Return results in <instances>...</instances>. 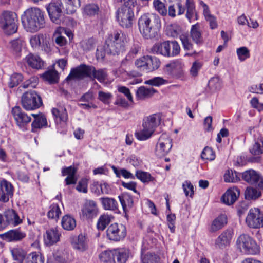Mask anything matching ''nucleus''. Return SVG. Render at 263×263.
<instances>
[{"instance_id":"obj_1","label":"nucleus","mask_w":263,"mask_h":263,"mask_svg":"<svg viewBox=\"0 0 263 263\" xmlns=\"http://www.w3.org/2000/svg\"><path fill=\"white\" fill-rule=\"evenodd\" d=\"M21 21L27 32H37L45 27V12L37 7L29 8L24 12Z\"/></svg>"},{"instance_id":"obj_2","label":"nucleus","mask_w":263,"mask_h":263,"mask_svg":"<svg viewBox=\"0 0 263 263\" xmlns=\"http://www.w3.org/2000/svg\"><path fill=\"white\" fill-rule=\"evenodd\" d=\"M85 77L96 79L100 83H103L107 79L108 74L106 69L97 70L92 66L82 64L72 69L66 80L69 81L74 79H82Z\"/></svg>"},{"instance_id":"obj_3","label":"nucleus","mask_w":263,"mask_h":263,"mask_svg":"<svg viewBox=\"0 0 263 263\" xmlns=\"http://www.w3.org/2000/svg\"><path fill=\"white\" fill-rule=\"evenodd\" d=\"M160 26V17L156 14H143L138 20L139 31L146 39L154 37Z\"/></svg>"},{"instance_id":"obj_4","label":"nucleus","mask_w":263,"mask_h":263,"mask_svg":"<svg viewBox=\"0 0 263 263\" xmlns=\"http://www.w3.org/2000/svg\"><path fill=\"white\" fill-rule=\"evenodd\" d=\"M127 35L121 31H116L106 40V52L113 55L119 54L125 50Z\"/></svg>"},{"instance_id":"obj_5","label":"nucleus","mask_w":263,"mask_h":263,"mask_svg":"<svg viewBox=\"0 0 263 263\" xmlns=\"http://www.w3.org/2000/svg\"><path fill=\"white\" fill-rule=\"evenodd\" d=\"M160 121L161 116L158 114H154L145 117L143 120V128L140 131L135 132V137L140 141L148 139L152 136Z\"/></svg>"},{"instance_id":"obj_6","label":"nucleus","mask_w":263,"mask_h":263,"mask_svg":"<svg viewBox=\"0 0 263 263\" xmlns=\"http://www.w3.org/2000/svg\"><path fill=\"white\" fill-rule=\"evenodd\" d=\"M130 256L129 249L122 248L104 251L99 255V258L105 263H125Z\"/></svg>"},{"instance_id":"obj_7","label":"nucleus","mask_w":263,"mask_h":263,"mask_svg":"<svg viewBox=\"0 0 263 263\" xmlns=\"http://www.w3.org/2000/svg\"><path fill=\"white\" fill-rule=\"evenodd\" d=\"M151 51L153 53L166 57H173L179 54L180 47L176 41H167L155 44L151 48Z\"/></svg>"},{"instance_id":"obj_8","label":"nucleus","mask_w":263,"mask_h":263,"mask_svg":"<svg viewBox=\"0 0 263 263\" xmlns=\"http://www.w3.org/2000/svg\"><path fill=\"white\" fill-rule=\"evenodd\" d=\"M236 246L242 253L245 254L254 255L259 252V247L248 235H240L237 239Z\"/></svg>"},{"instance_id":"obj_9","label":"nucleus","mask_w":263,"mask_h":263,"mask_svg":"<svg viewBox=\"0 0 263 263\" xmlns=\"http://www.w3.org/2000/svg\"><path fill=\"white\" fill-rule=\"evenodd\" d=\"M17 16L13 12L5 11L1 17V25L5 32L8 34L15 33L17 30Z\"/></svg>"},{"instance_id":"obj_10","label":"nucleus","mask_w":263,"mask_h":263,"mask_svg":"<svg viewBox=\"0 0 263 263\" xmlns=\"http://www.w3.org/2000/svg\"><path fill=\"white\" fill-rule=\"evenodd\" d=\"M23 107L26 110H33L39 108L43 104L41 97L35 91L25 92L21 99Z\"/></svg>"},{"instance_id":"obj_11","label":"nucleus","mask_w":263,"mask_h":263,"mask_svg":"<svg viewBox=\"0 0 263 263\" xmlns=\"http://www.w3.org/2000/svg\"><path fill=\"white\" fill-rule=\"evenodd\" d=\"M106 234L107 239L109 240L114 242L120 241L126 236V228L122 224L114 223L108 226Z\"/></svg>"},{"instance_id":"obj_12","label":"nucleus","mask_w":263,"mask_h":263,"mask_svg":"<svg viewBox=\"0 0 263 263\" xmlns=\"http://www.w3.org/2000/svg\"><path fill=\"white\" fill-rule=\"evenodd\" d=\"M246 223L251 228L258 229L263 227L262 213L258 208H251L246 218Z\"/></svg>"},{"instance_id":"obj_13","label":"nucleus","mask_w":263,"mask_h":263,"mask_svg":"<svg viewBox=\"0 0 263 263\" xmlns=\"http://www.w3.org/2000/svg\"><path fill=\"white\" fill-rule=\"evenodd\" d=\"M134 7L121 6L117 12V18L120 25L125 28H129L132 25L134 17Z\"/></svg>"},{"instance_id":"obj_14","label":"nucleus","mask_w":263,"mask_h":263,"mask_svg":"<svg viewBox=\"0 0 263 263\" xmlns=\"http://www.w3.org/2000/svg\"><path fill=\"white\" fill-rule=\"evenodd\" d=\"M172 147V139L165 133L162 134L159 138L155 148V155L158 158L166 156Z\"/></svg>"},{"instance_id":"obj_15","label":"nucleus","mask_w":263,"mask_h":263,"mask_svg":"<svg viewBox=\"0 0 263 263\" xmlns=\"http://www.w3.org/2000/svg\"><path fill=\"white\" fill-rule=\"evenodd\" d=\"M62 8V4L60 2H51L46 8L50 20L55 24H60L63 22Z\"/></svg>"},{"instance_id":"obj_16","label":"nucleus","mask_w":263,"mask_h":263,"mask_svg":"<svg viewBox=\"0 0 263 263\" xmlns=\"http://www.w3.org/2000/svg\"><path fill=\"white\" fill-rule=\"evenodd\" d=\"M12 114L17 125L22 130H25L27 125L31 121V116L24 112L19 106L13 108Z\"/></svg>"},{"instance_id":"obj_17","label":"nucleus","mask_w":263,"mask_h":263,"mask_svg":"<svg viewBox=\"0 0 263 263\" xmlns=\"http://www.w3.org/2000/svg\"><path fill=\"white\" fill-rule=\"evenodd\" d=\"M240 176L248 183L257 185L263 189V178L256 171L252 169L248 170L241 173Z\"/></svg>"},{"instance_id":"obj_18","label":"nucleus","mask_w":263,"mask_h":263,"mask_svg":"<svg viewBox=\"0 0 263 263\" xmlns=\"http://www.w3.org/2000/svg\"><path fill=\"white\" fill-rule=\"evenodd\" d=\"M30 43L34 49H41L46 52H49L50 51L48 43L43 34L32 36L30 39Z\"/></svg>"},{"instance_id":"obj_19","label":"nucleus","mask_w":263,"mask_h":263,"mask_svg":"<svg viewBox=\"0 0 263 263\" xmlns=\"http://www.w3.org/2000/svg\"><path fill=\"white\" fill-rule=\"evenodd\" d=\"M233 235V232L232 230L227 229L223 231L215 240V246L216 248L223 249L229 246Z\"/></svg>"},{"instance_id":"obj_20","label":"nucleus","mask_w":263,"mask_h":263,"mask_svg":"<svg viewBox=\"0 0 263 263\" xmlns=\"http://www.w3.org/2000/svg\"><path fill=\"white\" fill-rule=\"evenodd\" d=\"M81 211L83 216L86 219H92L96 217L98 212L96 202L93 200H87Z\"/></svg>"},{"instance_id":"obj_21","label":"nucleus","mask_w":263,"mask_h":263,"mask_svg":"<svg viewBox=\"0 0 263 263\" xmlns=\"http://www.w3.org/2000/svg\"><path fill=\"white\" fill-rule=\"evenodd\" d=\"M13 195V187L12 184L4 180L1 182L0 201L7 202Z\"/></svg>"},{"instance_id":"obj_22","label":"nucleus","mask_w":263,"mask_h":263,"mask_svg":"<svg viewBox=\"0 0 263 263\" xmlns=\"http://www.w3.org/2000/svg\"><path fill=\"white\" fill-rule=\"evenodd\" d=\"M25 237V233L19 229L11 230L5 233L0 234V237L2 239L8 242L19 241Z\"/></svg>"},{"instance_id":"obj_23","label":"nucleus","mask_w":263,"mask_h":263,"mask_svg":"<svg viewBox=\"0 0 263 263\" xmlns=\"http://www.w3.org/2000/svg\"><path fill=\"white\" fill-rule=\"evenodd\" d=\"M61 233L57 228H51L46 230L44 235L45 243L47 246H52L60 241Z\"/></svg>"},{"instance_id":"obj_24","label":"nucleus","mask_w":263,"mask_h":263,"mask_svg":"<svg viewBox=\"0 0 263 263\" xmlns=\"http://www.w3.org/2000/svg\"><path fill=\"white\" fill-rule=\"evenodd\" d=\"M4 215L6 219V220H4L5 228L9 224L16 226L22 222V220L20 218L18 214L13 209L6 210L4 212Z\"/></svg>"},{"instance_id":"obj_25","label":"nucleus","mask_w":263,"mask_h":263,"mask_svg":"<svg viewBox=\"0 0 263 263\" xmlns=\"http://www.w3.org/2000/svg\"><path fill=\"white\" fill-rule=\"evenodd\" d=\"M70 241L73 248L77 250L83 252L88 248L86 237L82 234H79L77 237H71Z\"/></svg>"},{"instance_id":"obj_26","label":"nucleus","mask_w":263,"mask_h":263,"mask_svg":"<svg viewBox=\"0 0 263 263\" xmlns=\"http://www.w3.org/2000/svg\"><path fill=\"white\" fill-rule=\"evenodd\" d=\"M239 194L240 191L237 187L230 188L222 196V201L228 205L233 204L237 199Z\"/></svg>"},{"instance_id":"obj_27","label":"nucleus","mask_w":263,"mask_h":263,"mask_svg":"<svg viewBox=\"0 0 263 263\" xmlns=\"http://www.w3.org/2000/svg\"><path fill=\"white\" fill-rule=\"evenodd\" d=\"M184 64L182 61L176 60L166 65L167 70L174 76H179L183 73Z\"/></svg>"},{"instance_id":"obj_28","label":"nucleus","mask_w":263,"mask_h":263,"mask_svg":"<svg viewBox=\"0 0 263 263\" xmlns=\"http://www.w3.org/2000/svg\"><path fill=\"white\" fill-rule=\"evenodd\" d=\"M25 62L32 68L39 69L42 68L44 62L40 57L30 53L24 59Z\"/></svg>"},{"instance_id":"obj_29","label":"nucleus","mask_w":263,"mask_h":263,"mask_svg":"<svg viewBox=\"0 0 263 263\" xmlns=\"http://www.w3.org/2000/svg\"><path fill=\"white\" fill-rule=\"evenodd\" d=\"M124 212L126 214L133 206V197L128 194L123 193L118 196Z\"/></svg>"},{"instance_id":"obj_30","label":"nucleus","mask_w":263,"mask_h":263,"mask_svg":"<svg viewBox=\"0 0 263 263\" xmlns=\"http://www.w3.org/2000/svg\"><path fill=\"white\" fill-rule=\"evenodd\" d=\"M31 115L34 117V119L31 124L32 132H36L37 129L47 126V119L44 115L38 116L33 114H31Z\"/></svg>"},{"instance_id":"obj_31","label":"nucleus","mask_w":263,"mask_h":263,"mask_svg":"<svg viewBox=\"0 0 263 263\" xmlns=\"http://www.w3.org/2000/svg\"><path fill=\"white\" fill-rule=\"evenodd\" d=\"M190 36L192 41L197 45H200L203 43V37L199 24L197 23L192 26L190 30Z\"/></svg>"},{"instance_id":"obj_32","label":"nucleus","mask_w":263,"mask_h":263,"mask_svg":"<svg viewBox=\"0 0 263 263\" xmlns=\"http://www.w3.org/2000/svg\"><path fill=\"white\" fill-rule=\"evenodd\" d=\"M227 223V217L224 214H221L212 222L210 228L211 232H215L223 227Z\"/></svg>"},{"instance_id":"obj_33","label":"nucleus","mask_w":263,"mask_h":263,"mask_svg":"<svg viewBox=\"0 0 263 263\" xmlns=\"http://www.w3.org/2000/svg\"><path fill=\"white\" fill-rule=\"evenodd\" d=\"M63 176L67 175L65 178L66 185L74 184L76 183L77 180L75 178L76 170L72 166H69L63 168L62 171Z\"/></svg>"},{"instance_id":"obj_34","label":"nucleus","mask_w":263,"mask_h":263,"mask_svg":"<svg viewBox=\"0 0 263 263\" xmlns=\"http://www.w3.org/2000/svg\"><path fill=\"white\" fill-rule=\"evenodd\" d=\"M160 65V61L156 57L146 56V72H149L158 69Z\"/></svg>"},{"instance_id":"obj_35","label":"nucleus","mask_w":263,"mask_h":263,"mask_svg":"<svg viewBox=\"0 0 263 263\" xmlns=\"http://www.w3.org/2000/svg\"><path fill=\"white\" fill-rule=\"evenodd\" d=\"M100 201L105 210L115 211L118 209V203L113 198L102 197L100 198Z\"/></svg>"},{"instance_id":"obj_36","label":"nucleus","mask_w":263,"mask_h":263,"mask_svg":"<svg viewBox=\"0 0 263 263\" xmlns=\"http://www.w3.org/2000/svg\"><path fill=\"white\" fill-rule=\"evenodd\" d=\"M65 28L63 27H58L55 30L53 38L55 43L60 46H63L67 43L66 39L64 37L63 33H66Z\"/></svg>"},{"instance_id":"obj_37","label":"nucleus","mask_w":263,"mask_h":263,"mask_svg":"<svg viewBox=\"0 0 263 263\" xmlns=\"http://www.w3.org/2000/svg\"><path fill=\"white\" fill-rule=\"evenodd\" d=\"M61 224L64 230L71 231L73 230L76 227V221L72 216L66 215L62 219Z\"/></svg>"},{"instance_id":"obj_38","label":"nucleus","mask_w":263,"mask_h":263,"mask_svg":"<svg viewBox=\"0 0 263 263\" xmlns=\"http://www.w3.org/2000/svg\"><path fill=\"white\" fill-rule=\"evenodd\" d=\"M11 50L16 57H20L21 55L24 41L21 39H16L10 42Z\"/></svg>"},{"instance_id":"obj_39","label":"nucleus","mask_w":263,"mask_h":263,"mask_svg":"<svg viewBox=\"0 0 263 263\" xmlns=\"http://www.w3.org/2000/svg\"><path fill=\"white\" fill-rule=\"evenodd\" d=\"M156 91L153 88L140 87L136 91V97L138 99L143 100L151 97Z\"/></svg>"},{"instance_id":"obj_40","label":"nucleus","mask_w":263,"mask_h":263,"mask_svg":"<svg viewBox=\"0 0 263 263\" xmlns=\"http://www.w3.org/2000/svg\"><path fill=\"white\" fill-rule=\"evenodd\" d=\"M52 114L57 121L65 122L68 119V115L65 108L61 107L59 109L53 108L51 110Z\"/></svg>"},{"instance_id":"obj_41","label":"nucleus","mask_w":263,"mask_h":263,"mask_svg":"<svg viewBox=\"0 0 263 263\" xmlns=\"http://www.w3.org/2000/svg\"><path fill=\"white\" fill-rule=\"evenodd\" d=\"M141 260L142 263H161L160 257L158 255L152 253L143 254L141 252Z\"/></svg>"},{"instance_id":"obj_42","label":"nucleus","mask_w":263,"mask_h":263,"mask_svg":"<svg viewBox=\"0 0 263 263\" xmlns=\"http://www.w3.org/2000/svg\"><path fill=\"white\" fill-rule=\"evenodd\" d=\"M26 263H44V257L41 253L33 252L26 257Z\"/></svg>"},{"instance_id":"obj_43","label":"nucleus","mask_w":263,"mask_h":263,"mask_svg":"<svg viewBox=\"0 0 263 263\" xmlns=\"http://www.w3.org/2000/svg\"><path fill=\"white\" fill-rule=\"evenodd\" d=\"M66 4V10L67 14H72L80 7V0H64Z\"/></svg>"},{"instance_id":"obj_44","label":"nucleus","mask_w":263,"mask_h":263,"mask_svg":"<svg viewBox=\"0 0 263 263\" xmlns=\"http://www.w3.org/2000/svg\"><path fill=\"white\" fill-rule=\"evenodd\" d=\"M43 78L50 83H55L58 81L57 71L54 69L49 70L43 74Z\"/></svg>"},{"instance_id":"obj_45","label":"nucleus","mask_w":263,"mask_h":263,"mask_svg":"<svg viewBox=\"0 0 263 263\" xmlns=\"http://www.w3.org/2000/svg\"><path fill=\"white\" fill-rule=\"evenodd\" d=\"M261 195V192L253 187H247L245 191V196L246 199L256 200Z\"/></svg>"},{"instance_id":"obj_46","label":"nucleus","mask_w":263,"mask_h":263,"mask_svg":"<svg viewBox=\"0 0 263 263\" xmlns=\"http://www.w3.org/2000/svg\"><path fill=\"white\" fill-rule=\"evenodd\" d=\"M241 174L232 170H227L224 175V180L226 182H235L240 180Z\"/></svg>"},{"instance_id":"obj_47","label":"nucleus","mask_w":263,"mask_h":263,"mask_svg":"<svg viewBox=\"0 0 263 263\" xmlns=\"http://www.w3.org/2000/svg\"><path fill=\"white\" fill-rule=\"evenodd\" d=\"M11 253L14 260L22 263L26 256V252L21 248H15L11 250Z\"/></svg>"},{"instance_id":"obj_48","label":"nucleus","mask_w":263,"mask_h":263,"mask_svg":"<svg viewBox=\"0 0 263 263\" xmlns=\"http://www.w3.org/2000/svg\"><path fill=\"white\" fill-rule=\"evenodd\" d=\"M112 217L108 215L104 214L101 215L97 222V228L99 230H104L106 226L111 222Z\"/></svg>"},{"instance_id":"obj_49","label":"nucleus","mask_w":263,"mask_h":263,"mask_svg":"<svg viewBox=\"0 0 263 263\" xmlns=\"http://www.w3.org/2000/svg\"><path fill=\"white\" fill-rule=\"evenodd\" d=\"M61 214V212L59 205L57 204H52L49 208L47 215L49 218L57 220Z\"/></svg>"},{"instance_id":"obj_50","label":"nucleus","mask_w":263,"mask_h":263,"mask_svg":"<svg viewBox=\"0 0 263 263\" xmlns=\"http://www.w3.org/2000/svg\"><path fill=\"white\" fill-rule=\"evenodd\" d=\"M236 53L238 59L241 62L245 61L250 56V50L245 46L237 48Z\"/></svg>"},{"instance_id":"obj_51","label":"nucleus","mask_w":263,"mask_h":263,"mask_svg":"<svg viewBox=\"0 0 263 263\" xmlns=\"http://www.w3.org/2000/svg\"><path fill=\"white\" fill-rule=\"evenodd\" d=\"M136 176L138 179L144 183L148 182L154 180V178L151 175L146 172L137 171L136 173Z\"/></svg>"},{"instance_id":"obj_52","label":"nucleus","mask_w":263,"mask_h":263,"mask_svg":"<svg viewBox=\"0 0 263 263\" xmlns=\"http://www.w3.org/2000/svg\"><path fill=\"white\" fill-rule=\"evenodd\" d=\"M180 39L184 50H192L193 49V45L190 41L187 34H182L180 35Z\"/></svg>"},{"instance_id":"obj_53","label":"nucleus","mask_w":263,"mask_h":263,"mask_svg":"<svg viewBox=\"0 0 263 263\" xmlns=\"http://www.w3.org/2000/svg\"><path fill=\"white\" fill-rule=\"evenodd\" d=\"M95 40L93 38H90L88 40L82 41L80 44L83 50L88 51L95 48Z\"/></svg>"},{"instance_id":"obj_54","label":"nucleus","mask_w":263,"mask_h":263,"mask_svg":"<svg viewBox=\"0 0 263 263\" xmlns=\"http://www.w3.org/2000/svg\"><path fill=\"white\" fill-rule=\"evenodd\" d=\"M201 157L202 159L213 160L215 158V153L211 147L207 146L202 151Z\"/></svg>"},{"instance_id":"obj_55","label":"nucleus","mask_w":263,"mask_h":263,"mask_svg":"<svg viewBox=\"0 0 263 263\" xmlns=\"http://www.w3.org/2000/svg\"><path fill=\"white\" fill-rule=\"evenodd\" d=\"M139 49L140 46L139 44L137 43L134 44L125 59L122 61V65H123L125 64L126 61L132 60L134 56L137 54Z\"/></svg>"},{"instance_id":"obj_56","label":"nucleus","mask_w":263,"mask_h":263,"mask_svg":"<svg viewBox=\"0 0 263 263\" xmlns=\"http://www.w3.org/2000/svg\"><path fill=\"white\" fill-rule=\"evenodd\" d=\"M99 10V9L97 5L89 4L85 7L84 13L88 16H94L98 13Z\"/></svg>"},{"instance_id":"obj_57","label":"nucleus","mask_w":263,"mask_h":263,"mask_svg":"<svg viewBox=\"0 0 263 263\" xmlns=\"http://www.w3.org/2000/svg\"><path fill=\"white\" fill-rule=\"evenodd\" d=\"M154 7L160 14L163 16L167 14V9L164 4L159 0H154L153 2Z\"/></svg>"},{"instance_id":"obj_58","label":"nucleus","mask_w":263,"mask_h":263,"mask_svg":"<svg viewBox=\"0 0 263 263\" xmlns=\"http://www.w3.org/2000/svg\"><path fill=\"white\" fill-rule=\"evenodd\" d=\"M23 80V76L20 73H14L10 78L9 86L13 88L18 85Z\"/></svg>"},{"instance_id":"obj_59","label":"nucleus","mask_w":263,"mask_h":263,"mask_svg":"<svg viewBox=\"0 0 263 263\" xmlns=\"http://www.w3.org/2000/svg\"><path fill=\"white\" fill-rule=\"evenodd\" d=\"M253 155H259L263 153V142L262 141L255 142L250 149Z\"/></svg>"},{"instance_id":"obj_60","label":"nucleus","mask_w":263,"mask_h":263,"mask_svg":"<svg viewBox=\"0 0 263 263\" xmlns=\"http://www.w3.org/2000/svg\"><path fill=\"white\" fill-rule=\"evenodd\" d=\"M208 86L211 89L215 90H219L221 88V82L219 78H212L209 81Z\"/></svg>"},{"instance_id":"obj_61","label":"nucleus","mask_w":263,"mask_h":263,"mask_svg":"<svg viewBox=\"0 0 263 263\" xmlns=\"http://www.w3.org/2000/svg\"><path fill=\"white\" fill-rule=\"evenodd\" d=\"M112 97V94L109 92L102 91H100L98 92V99L105 104H108L110 103V100Z\"/></svg>"},{"instance_id":"obj_62","label":"nucleus","mask_w":263,"mask_h":263,"mask_svg":"<svg viewBox=\"0 0 263 263\" xmlns=\"http://www.w3.org/2000/svg\"><path fill=\"white\" fill-rule=\"evenodd\" d=\"M166 31L168 35L173 37H176L179 34L180 29L177 26L172 25L167 26Z\"/></svg>"},{"instance_id":"obj_63","label":"nucleus","mask_w":263,"mask_h":263,"mask_svg":"<svg viewBox=\"0 0 263 263\" xmlns=\"http://www.w3.org/2000/svg\"><path fill=\"white\" fill-rule=\"evenodd\" d=\"M166 81L161 77H155L153 79L147 80L145 82L146 84L159 86L161 85L164 84Z\"/></svg>"},{"instance_id":"obj_64","label":"nucleus","mask_w":263,"mask_h":263,"mask_svg":"<svg viewBox=\"0 0 263 263\" xmlns=\"http://www.w3.org/2000/svg\"><path fill=\"white\" fill-rule=\"evenodd\" d=\"M146 56H144L137 59L135 64L137 68H140L142 71L146 72Z\"/></svg>"}]
</instances>
